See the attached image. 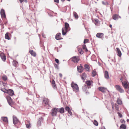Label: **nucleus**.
Returning a JSON list of instances; mask_svg holds the SVG:
<instances>
[{
  "label": "nucleus",
  "instance_id": "nucleus-1",
  "mask_svg": "<svg viewBox=\"0 0 129 129\" xmlns=\"http://www.w3.org/2000/svg\"><path fill=\"white\" fill-rule=\"evenodd\" d=\"M69 24L67 23H65V28H63L62 29V33L63 35H65L67 32L70 30V29H69Z\"/></svg>",
  "mask_w": 129,
  "mask_h": 129
},
{
  "label": "nucleus",
  "instance_id": "nucleus-2",
  "mask_svg": "<svg viewBox=\"0 0 129 129\" xmlns=\"http://www.w3.org/2000/svg\"><path fill=\"white\" fill-rule=\"evenodd\" d=\"M71 87L73 88V91L75 92H78L79 91V88L78 87V85L75 83H74L73 82L71 84Z\"/></svg>",
  "mask_w": 129,
  "mask_h": 129
},
{
  "label": "nucleus",
  "instance_id": "nucleus-3",
  "mask_svg": "<svg viewBox=\"0 0 129 129\" xmlns=\"http://www.w3.org/2000/svg\"><path fill=\"white\" fill-rule=\"evenodd\" d=\"M58 109L56 108H53L51 110V115L52 116H56L57 113V112L58 111Z\"/></svg>",
  "mask_w": 129,
  "mask_h": 129
},
{
  "label": "nucleus",
  "instance_id": "nucleus-4",
  "mask_svg": "<svg viewBox=\"0 0 129 129\" xmlns=\"http://www.w3.org/2000/svg\"><path fill=\"white\" fill-rule=\"evenodd\" d=\"M115 88L116 90L120 93H122L124 92V90L119 85H116L115 86Z\"/></svg>",
  "mask_w": 129,
  "mask_h": 129
},
{
  "label": "nucleus",
  "instance_id": "nucleus-5",
  "mask_svg": "<svg viewBox=\"0 0 129 129\" xmlns=\"http://www.w3.org/2000/svg\"><path fill=\"white\" fill-rule=\"evenodd\" d=\"M7 99L9 105L11 107H12V105H13L14 103L12 101V99H11V97L9 96H7Z\"/></svg>",
  "mask_w": 129,
  "mask_h": 129
},
{
  "label": "nucleus",
  "instance_id": "nucleus-6",
  "mask_svg": "<svg viewBox=\"0 0 129 129\" xmlns=\"http://www.w3.org/2000/svg\"><path fill=\"white\" fill-rule=\"evenodd\" d=\"M4 92L5 93H8L9 95L11 96L13 95L14 94L13 90L11 89L6 90V91Z\"/></svg>",
  "mask_w": 129,
  "mask_h": 129
},
{
  "label": "nucleus",
  "instance_id": "nucleus-7",
  "mask_svg": "<svg viewBox=\"0 0 129 129\" xmlns=\"http://www.w3.org/2000/svg\"><path fill=\"white\" fill-rule=\"evenodd\" d=\"M122 84L123 86L126 89H128L129 88V84L128 83L125 81L122 82Z\"/></svg>",
  "mask_w": 129,
  "mask_h": 129
},
{
  "label": "nucleus",
  "instance_id": "nucleus-8",
  "mask_svg": "<svg viewBox=\"0 0 129 129\" xmlns=\"http://www.w3.org/2000/svg\"><path fill=\"white\" fill-rule=\"evenodd\" d=\"M77 70L79 72L81 73L83 70L84 69L81 64H80V66H77Z\"/></svg>",
  "mask_w": 129,
  "mask_h": 129
},
{
  "label": "nucleus",
  "instance_id": "nucleus-9",
  "mask_svg": "<svg viewBox=\"0 0 129 129\" xmlns=\"http://www.w3.org/2000/svg\"><path fill=\"white\" fill-rule=\"evenodd\" d=\"M79 60V57L77 56H74L72 58V61L74 62L77 63Z\"/></svg>",
  "mask_w": 129,
  "mask_h": 129
},
{
  "label": "nucleus",
  "instance_id": "nucleus-10",
  "mask_svg": "<svg viewBox=\"0 0 129 129\" xmlns=\"http://www.w3.org/2000/svg\"><path fill=\"white\" fill-rule=\"evenodd\" d=\"M61 34L60 33L57 34L55 36V38L57 40H60L62 39L61 37Z\"/></svg>",
  "mask_w": 129,
  "mask_h": 129
},
{
  "label": "nucleus",
  "instance_id": "nucleus-11",
  "mask_svg": "<svg viewBox=\"0 0 129 129\" xmlns=\"http://www.w3.org/2000/svg\"><path fill=\"white\" fill-rule=\"evenodd\" d=\"M2 18H6L5 12L3 9H1L0 12Z\"/></svg>",
  "mask_w": 129,
  "mask_h": 129
},
{
  "label": "nucleus",
  "instance_id": "nucleus-12",
  "mask_svg": "<svg viewBox=\"0 0 129 129\" xmlns=\"http://www.w3.org/2000/svg\"><path fill=\"white\" fill-rule=\"evenodd\" d=\"M13 121L14 125L16 124L19 122V120L17 117L15 116H13Z\"/></svg>",
  "mask_w": 129,
  "mask_h": 129
},
{
  "label": "nucleus",
  "instance_id": "nucleus-13",
  "mask_svg": "<svg viewBox=\"0 0 129 129\" xmlns=\"http://www.w3.org/2000/svg\"><path fill=\"white\" fill-rule=\"evenodd\" d=\"M99 90L103 93H105L107 90V89L104 87H99Z\"/></svg>",
  "mask_w": 129,
  "mask_h": 129
},
{
  "label": "nucleus",
  "instance_id": "nucleus-14",
  "mask_svg": "<svg viewBox=\"0 0 129 129\" xmlns=\"http://www.w3.org/2000/svg\"><path fill=\"white\" fill-rule=\"evenodd\" d=\"M104 36V34L102 33H98L96 35V36L99 38H102Z\"/></svg>",
  "mask_w": 129,
  "mask_h": 129
},
{
  "label": "nucleus",
  "instance_id": "nucleus-15",
  "mask_svg": "<svg viewBox=\"0 0 129 129\" xmlns=\"http://www.w3.org/2000/svg\"><path fill=\"white\" fill-rule=\"evenodd\" d=\"M116 50L117 52V55L118 56L120 57H121L122 54L119 49L118 48H116Z\"/></svg>",
  "mask_w": 129,
  "mask_h": 129
},
{
  "label": "nucleus",
  "instance_id": "nucleus-16",
  "mask_svg": "<svg viewBox=\"0 0 129 129\" xmlns=\"http://www.w3.org/2000/svg\"><path fill=\"white\" fill-rule=\"evenodd\" d=\"M104 77L105 78L107 79H108L109 78L108 73L107 71H105Z\"/></svg>",
  "mask_w": 129,
  "mask_h": 129
},
{
  "label": "nucleus",
  "instance_id": "nucleus-17",
  "mask_svg": "<svg viewBox=\"0 0 129 129\" xmlns=\"http://www.w3.org/2000/svg\"><path fill=\"white\" fill-rule=\"evenodd\" d=\"M84 68L87 71L89 72L90 71V67L87 64L84 65Z\"/></svg>",
  "mask_w": 129,
  "mask_h": 129
},
{
  "label": "nucleus",
  "instance_id": "nucleus-18",
  "mask_svg": "<svg viewBox=\"0 0 129 129\" xmlns=\"http://www.w3.org/2000/svg\"><path fill=\"white\" fill-rule=\"evenodd\" d=\"M0 56L3 61H5L6 60V57L4 53H1L0 54Z\"/></svg>",
  "mask_w": 129,
  "mask_h": 129
},
{
  "label": "nucleus",
  "instance_id": "nucleus-19",
  "mask_svg": "<svg viewBox=\"0 0 129 129\" xmlns=\"http://www.w3.org/2000/svg\"><path fill=\"white\" fill-rule=\"evenodd\" d=\"M87 76L86 73H83L81 76V77L82 80L84 81L86 78Z\"/></svg>",
  "mask_w": 129,
  "mask_h": 129
},
{
  "label": "nucleus",
  "instance_id": "nucleus-20",
  "mask_svg": "<svg viewBox=\"0 0 129 129\" xmlns=\"http://www.w3.org/2000/svg\"><path fill=\"white\" fill-rule=\"evenodd\" d=\"M92 81L88 80L86 82V83L87 85L88 86V88H90V87H89V86H90L92 83Z\"/></svg>",
  "mask_w": 129,
  "mask_h": 129
},
{
  "label": "nucleus",
  "instance_id": "nucleus-21",
  "mask_svg": "<svg viewBox=\"0 0 129 129\" xmlns=\"http://www.w3.org/2000/svg\"><path fill=\"white\" fill-rule=\"evenodd\" d=\"M1 119L6 123H8V120L7 117H1Z\"/></svg>",
  "mask_w": 129,
  "mask_h": 129
},
{
  "label": "nucleus",
  "instance_id": "nucleus-22",
  "mask_svg": "<svg viewBox=\"0 0 129 129\" xmlns=\"http://www.w3.org/2000/svg\"><path fill=\"white\" fill-rule=\"evenodd\" d=\"M42 120L43 119L42 117H41L39 119L37 123V125L38 126H40L41 125V122L42 121Z\"/></svg>",
  "mask_w": 129,
  "mask_h": 129
},
{
  "label": "nucleus",
  "instance_id": "nucleus-23",
  "mask_svg": "<svg viewBox=\"0 0 129 129\" xmlns=\"http://www.w3.org/2000/svg\"><path fill=\"white\" fill-rule=\"evenodd\" d=\"M49 100L46 98H45L43 100V103H44L46 105H47L49 102Z\"/></svg>",
  "mask_w": 129,
  "mask_h": 129
},
{
  "label": "nucleus",
  "instance_id": "nucleus-24",
  "mask_svg": "<svg viewBox=\"0 0 129 129\" xmlns=\"http://www.w3.org/2000/svg\"><path fill=\"white\" fill-rule=\"evenodd\" d=\"M30 53L33 56H35L36 55V53L33 50H30L29 51Z\"/></svg>",
  "mask_w": 129,
  "mask_h": 129
},
{
  "label": "nucleus",
  "instance_id": "nucleus-25",
  "mask_svg": "<svg viewBox=\"0 0 129 129\" xmlns=\"http://www.w3.org/2000/svg\"><path fill=\"white\" fill-rule=\"evenodd\" d=\"M59 112L61 113H63L64 112V108H62L60 109H58Z\"/></svg>",
  "mask_w": 129,
  "mask_h": 129
},
{
  "label": "nucleus",
  "instance_id": "nucleus-26",
  "mask_svg": "<svg viewBox=\"0 0 129 129\" xmlns=\"http://www.w3.org/2000/svg\"><path fill=\"white\" fill-rule=\"evenodd\" d=\"M78 51L79 53L80 54H82L83 53V51L81 48H78Z\"/></svg>",
  "mask_w": 129,
  "mask_h": 129
},
{
  "label": "nucleus",
  "instance_id": "nucleus-27",
  "mask_svg": "<svg viewBox=\"0 0 129 129\" xmlns=\"http://www.w3.org/2000/svg\"><path fill=\"white\" fill-rule=\"evenodd\" d=\"M73 15L74 16L76 19H78V16L77 13L75 12H74L73 13Z\"/></svg>",
  "mask_w": 129,
  "mask_h": 129
},
{
  "label": "nucleus",
  "instance_id": "nucleus-28",
  "mask_svg": "<svg viewBox=\"0 0 129 129\" xmlns=\"http://www.w3.org/2000/svg\"><path fill=\"white\" fill-rule=\"evenodd\" d=\"M126 126L125 125L122 124L120 126V129H125L126 128Z\"/></svg>",
  "mask_w": 129,
  "mask_h": 129
},
{
  "label": "nucleus",
  "instance_id": "nucleus-29",
  "mask_svg": "<svg viewBox=\"0 0 129 129\" xmlns=\"http://www.w3.org/2000/svg\"><path fill=\"white\" fill-rule=\"evenodd\" d=\"M8 33H7L5 35V38L6 39L9 40L10 39L8 35Z\"/></svg>",
  "mask_w": 129,
  "mask_h": 129
},
{
  "label": "nucleus",
  "instance_id": "nucleus-30",
  "mask_svg": "<svg viewBox=\"0 0 129 129\" xmlns=\"http://www.w3.org/2000/svg\"><path fill=\"white\" fill-rule=\"evenodd\" d=\"M113 18L114 20H116L118 19V16L116 14L114 15L113 16Z\"/></svg>",
  "mask_w": 129,
  "mask_h": 129
},
{
  "label": "nucleus",
  "instance_id": "nucleus-31",
  "mask_svg": "<svg viewBox=\"0 0 129 129\" xmlns=\"http://www.w3.org/2000/svg\"><path fill=\"white\" fill-rule=\"evenodd\" d=\"M7 77L6 75H4L2 77V79L5 81L7 80Z\"/></svg>",
  "mask_w": 129,
  "mask_h": 129
},
{
  "label": "nucleus",
  "instance_id": "nucleus-32",
  "mask_svg": "<svg viewBox=\"0 0 129 129\" xmlns=\"http://www.w3.org/2000/svg\"><path fill=\"white\" fill-rule=\"evenodd\" d=\"M117 103L118 104L120 105L122 104V101L118 99L117 100Z\"/></svg>",
  "mask_w": 129,
  "mask_h": 129
},
{
  "label": "nucleus",
  "instance_id": "nucleus-33",
  "mask_svg": "<svg viewBox=\"0 0 129 129\" xmlns=\"http://www.w3.org/2000/svg\"><path fill=\"white\" fill-rule=\"evenodd\" d=\"M96 74V73L95 71H93L92 72V76L94 77Z\"/></svg>",
  "mask_w": 129,
  "mask_h": 129
},
{
  "label": "nucleus",
  "instance_id": "nucleus-34",
  "mask_svg": "<svg viewBox=\"0 0 129 129\" xmlns=\"http://www.w3.org/2000/svg\"><path fill=\"white\" fill-rule=\"evenodd\" d=\"M52 86L53 87H54L55 86V82L54 80H53L52 81Z\"/></svg>",
  "mask_w": 129,
  "mask_h": 129
},
{
  "label": "nucleus",
  "instance_id": "nucleus-35",
  "mask_svg": "<svg viewBox=\"0 0 129 129\" xmlns=\"http://www.w3.org/2000/svg\"><path fill=\"white\" fill-rule=\"evenodd\" d=\"M82 48L83 49H85L86 51H88L87 49L86 48V46L85 45H83Z\"/></svg>",
  "mask_w": 129,
  "mask_h": 129
},
{
  "label": "nucleus",
  "instance_id": "nucleus-36",
  "mask_svg": "<svg viewBox=\"0 0 129 129\" xmlns=\"http://www.w3.org/2000/svg\"><path fill=\"white\" fill-rule=\"evenodd\" d=\"M13 64L14 66L15 67L17 65V62L16 61H13Z\"/></svg>",
  "mask_w": 129,
  "mask_h": 129
},
{
  "label": "nucleus",
  "instance_id": "nucleus-37",
  "mask_svg": "<svg viewBox=\"0 0 129 129\" xmlns=\"http://www.w3.org/2000/svg\"><path fill=\"white\" fill-rule=\"evenodd\" d=\"M93 124L95 125L96 126L98 125V122L95 120H94L93 122Z\"/></svg>",
  "mask_w": 129,
  "mask_h": 129
},
{
  "label": "nucleus",
  "instance_id": "nucleus-38",
  "mask_svg": "<svg viewBox=\"0 0 129 129\" xmlns=\"http://www.w3.org/2000/svg\"><path fill=\"white\" fill-rule=\"evenodd\" d=\"M65 109L66 110L68 111H69L70 110V109L69 107H66L65 108Z\"/></svg>",
  "mask_w": 129,
  "mask_h": 129
},
{
  "label": "nucleus",
  "instance_id": "nucleus-39",
  "mask_svg": "<svg viewBox=\"0 0 129 129\" xmlns=\"http://www.w3.org/2000/svg\"><path fill=\"white\" fill-rule=\"evenodd\" d=\"M55 61L58 64H59V60L57 59H55Z\"/></svg>",
  "mask_w": 129,
  "mask_h": 129
},
{
  "label": "nucleus",
  "instance_id": "nucleus-40",
  "mask_svg": "<svg viewBox=\"0 0 129 129\" xmlns=\"http://www.w3.org/2000/svg\"><path fill=\"white\" fill-rule=\"evenodd\" d=\"M88 41V39H84V44L85 43H87Z\"/></svg>",
  "mask_w": 129,
  "mask_h": 129
},
{
  "label": "nucleus",
  "instance_id": "nucleus-41",
  "mask_svg": "<svg viewBox=\"0 0 129 129\" xmlns=\"http://www.w3.org/2000/svg\"><path fill=\"white\" fill-rule=\"evenodd\" d=\"M54 67L55 68H57V69H58V66L57 64L55 63L54 64Z\"/></svg>",
  "mask_w": 129,
  "mask_h": 129
},
{
  "label": "nucleus",
  "instance_id": "nucleus-42",
  "mask_svg": "<svg viewBox=\"0 0 129 129\" xmlns=\"http://www.w3.org/2000/svg\"><path fill=\"white\" fill-rule=\"evenodd\" d=\"M117 114L118 115V116L120 117H121L122 116V114L119 112H118Z\"/></svg>",
  "mask_w": 129,
  "mask_h": 129
},
{
  "label": "nucleus",
  "instance_id": "nucleus-43",
  "mask_svg": "<svg viewBox=\"0 0 129 129\" xmlns=\"http://www.w3.org/2000/svg\"><path fill=\"white\" fill-rule=\"evenodd\" d=\"M26 126L27 128H30V124H26Z\"/></svg>",
  "mask_w": 129,
  "mask_h": 129
},
{
  "label": "nucleus",
  "instance_id": "nucleus-44",
  "mask_svg": "<svg viewBox=\"0 0 129 129\" xmlns=\"http://www.w3.org/2000/svg\"><path fill=\"white\" fill-rule=\"evenodd\" d=\"M68 112L69 114H70L71 115H72V113L71 111V110Z\"/></svg>",
  "mask_w": 129,
  "mask_h": 129
},
{
  "label": "nucleus",
  "instance_id": "nucleus-45",
  "mask_svg": "<svg viewBox=\"0 0 129 129\" xmlns=\"http://www.w3.org/2000/svg\"><path fill=\"white\" fill-rule=\"evenodd\" d=\"M115 107L116 109L118 110H119V108L117 107V105H115Z\"/></svg>",
  "mask_w": 129,
  "mask_h": 129
},
{
  "label": "nucleus",
  "instance_id": "nucleus-46",
  "mask_svg": "<svg viewBox=\"0 0 129 129\" xmlns=\"http://www.w3.org/2000/svg\"><path fill=\"white\" fill-rule=\"evenodd\" d=\"M54 2L56 3H59V0H54Z\"/></svg>",
  "mask_w": 129,
  "mask_h": 129
},
{
  "label": "nucleus",
  "instance_id": "nucleus-47",
  "mask_svg": "<svg viewBox=\"0 0 129 129\" xmlns=\"http://www.w3.org/2000/svg\"><path fill=\"white\" fill-rule=\"evenodd\" d=\"M1 90L3 91V92H4L5 93V91H6V90H6L5 89H1Z\"/></svg>",
  "mask_w": 129,
  "mask_h": 129
},
{
  "label": "nucleus",
  "instance_id": "nucleus-48",
  "mask_svg": "<svg viewBox=\"0 0 129 129\" xmlns=\"http://www.w3.org/2000/svg\"><path fill=\"white\" fill-rule=\"evenodd\" d=\"M95 21L96 23H99V21L98 19H95Z\"/></svg>",
  "mask_w": 129,
  "mask_h": 129
},
{
  "label": "nucleus",
  "instance_id": "nucleus-49",
  "mask_svg": "<svg viewBox=\"0 0 129 129\" xmlns=\"http://www.w3.org/2000/svg\"><path fill=\"white\" fill-rule=\"evenodd\" d=\"M59 76L61 77H62V74H61L60 73L59 74Z\"/></svg>",
  "mask_w": 129,
  "mask_h": 129
},
{
  "label": "nucleus",
  "instance_id": "nucleus-50",
  "mask_svg": "<svg viewBox=\"0 0 129 129\" xmlns=\"http://www.w3.org/2000/svg\"><path fill=\"white\" fill-rule=\"evenodd\" d=\"M42 37H43L44 38H45V35H44L43 34L42 35Z\"/></svg>",
  "mask_w": 129,
  "mask_h": 129
},
{
  "label": "nucleus",
  "instance_id": "nucleus-51",
  "mask_svg": "<svg viewBox=\"0 0 129 129\" xmlns=\"http://www.w3.org/2000/svg\"><path fill=\"white\" fill-rule=\"evenodd\" d=\"M20 2L21 3H22L23 2V0H19Z\"/></svg>",
  "mask_w": 129,
  "mask_h": 129
},
{
  "label": "nucleus",
  "instance_id": "nucleus-52",
  "mask_svg": "<svg viewBox=\"0 0 129 129\" xmlns=\"http://www.w3.org/2000/svg\"><path fill=\"white\" fill-rule=\"evenodd\" d=\"M102 3L103 5H105L106 4L105 3V2H102Z\"/></svg>",
  "mask_w": 129,
  "mask_h": 129
},
{
  "label": "nucleus",
  "instance_id": "nucleus-53",
  "mask_svg": "<svg viewBox=\"0 0 129 129\" xmlns=\"http://www.w3.org/2000/svg\"><path fill=\"white\" fill-rule=\"evenodd\" d=\"M112 109L113 110H114V106H113V105H112Z\"/></svg>",
  "mask_w": 129,
  "mask_h": 129
},
{
  "label": "nucleus",
  "instance_id": "nucleus-54",
  "mask_svg": "<svg viewBox=\"0 0 129 129\" xmlns=\"http://www.w3.org/2000/svg\"><path fill=\"white\" fill-rule=\"evenodd\" d=\"M102 129H106L104 126L102 128Z\"/></svg>",
  "mask_w": 129,
  "mask_h": 129
},
{
  "label": "nucleus",
  "instance_id": "nucleus-55",
  "mask_svg": "<svg viewBox=\"0 0 129 129\" xmlns=\"http://www.w3.org/2000/svg\"><path fill=\"white\" fill-rule=\"evenodd\" d=\"M109 26L110 28H111L112 27V25L111 24H110L109 25Z\"/></svg>",
  "mask_w": 129,
  "mask_h": 129
},
{
  "label": "nucleus",
  "instance_id": "nucleus-56",
  "mask_svg": "<svg viewBox=\"0 0 129 129\" xmlns=\"http://www.w3.org/2000/svg\"><path fill=\"white\" fill-rule=\"evenodd\" d=\"M127 121L128 122H129V119H127Z\"/></svg>",
  "mask_w": 129,
  "mask_h": 129
},
{
  "label": "nucleus",
  "instance_id": "nucleus-57",
  "mask_svg": "<svg viewBox=\"0 0 129 129\" xmlns=\"http://www.w3.org/2000/svg\"><path fill=\"white\" fill-rule=\"evenodd\" d=\"M23 1H24V2H25L26 3L27 2L26 0H23Z\"/></svg>",
  "mask_w": 129,
  "mask_h": 129
},
{
  "label": "nucleus",
  "instance_id": "nucleus-58",
  "mask_svg": "<svg viewBox=\"0 0 129 129\" xmlns=\"http://www.w3.org/2000/svg\"><path fill=\"white\" fill-rule=\"evenodd\" d=\"M65 0H61V1H62V2H64V1Z\"/></svg>",
  "mask_w": 129,
  "mask_h": 129
},
{
  "label": "nucleus",
  "instance_id": "nucleus-59",
  "mask_svg": "<svg viewBox=\"0 0 129 129\" xmlns=\"http://www.w3.org/2000/svg\"><path fill=\"white\" fill-rule=\"evenodd\" d=\"M67 1H69V2H70V0H67Z\"/></svg>",
  "mask_w": 129,
  "mask_h": 129
},
{
  "label": "nucleus",
  "instance_id": "nucleus-60",
  "mask_svg": "<svg viewBox=\"0 0 129 129\" xmlns=\"http://www.w3.org/2000/svg\"><path fill=\"white\" fill-rule=\"evenodd\" d=\"M124 121V122H125V121H124V120H123V121Z\"/></svg>",
  "mask_w": 129,
  "mask_h": 129
}]
</instances>
